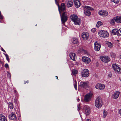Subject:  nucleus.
I'll return each instance as SVG.
<instances>
[{
	"label": "nucleus",
	"instance_id": "1",
	"mask_svg": "<svg viewBox=\"0 0 121 121\" xmlns=\"http://www.w3.org/2000/svg\"><path fill=\"white\" fill-rule=\"evenodd\" d=\"M65 7L64 3H62L61 4L60 7L59 6V9H58L59 12L61 16V18L62 24H64L66 22L67 19V16L66 13L65 12H64L61 15V11L63 12L65 11Z\"/></svg>",
	"mask_w": 121,
	"mask_h": 121
},
{
	"label": "nucleus",
	"instance_id": "2",
	"mask_svg": "<svg viewBox=\"0 0 121 121\" xmlns=\"http://www.w3.org/2000/svg\"><path fill=\"white\" fill-rule=\"evenodd\" d=\"M95 106L98 108H100L102 106L103 104L102 100L100 97L97 98L95 100Z\"/></svg>",
	"mask_w": 121,
	"mask_h": 121
},
{
	"label": "nucleus",
	"instance_id": "3",
	"mask_svg": "<svg viewBox=\"0 0 121 121\" xmlns=\"http://www.w3.org/2000/svg\"><path fill=\"white\" fill-rule=\"evenodd\" d=\"M70 17L71 19L74 22L75 24L78 25H80L79 19L77 15L74 14L71 15Z\"/></svg>",
	"mask_w": 121,
	"mask_h": 121
},
{
	"label": "nucleus",
	"instance_id": "4",
	"mask_svg": "<svg viewBox=\"0 0 121 121\" xmlns=\"http://www.w3.org/2000/svg\"><path fill=\"white\" fill-rule=\"evenodd\" d=\"M98 34L100 36L104 38L107 37L109 35L108 33V32L104 30L99 31L98 33Z\"/></svg>",
	"mask_w": 121,
	"mask_h": 121
},
{
	"label": "nucleus",
	"instance_id": "5",
	"mask_svg": "<svg viewBox=\"0 0 121 121\" xmlns=\"http://www.w3.org/2000/svg\"><path fill=\"white\" fill-rule=\"evenodd\" d=\"M112 67L115 71L118 74L121 73V68L116 64H113L112 65Z\"/></svg>",
	"mask_w": 121,
	"mask_h": 121
},
{
	"label": "nucleus",
	"instance_id": "6",
	"mask_svg": "<svg viewBox=\"0 0 121 121\" xmlns=\"http://www.w3.org/2000/svg\"><path fill=\"white\" fill-rule=\"evenodd\" d=\"M78 84L81 87L86 88L89 86L88 82H87L81 81L80 82H79Z\"/></svg>",
	"mask_w": 121,
	"mask_h": 121
},
{
	"label": "nucleus",
	"instance_id": "7",
	"mask_svg": "<svg viewBox=\"0 0 121 121\" xmlns=\"http://www.w3.org/2000/svg\"><path fill=\"white\" fill-rule=\"evenodd\" d=\"M84 112L86 116L89 115L91 112L90 108L88 106L85 105L84 107Z\"/></svg>",
	"mask_w": 121,
	"mask_h": 121
},
{
	"label": "nucleus",
	"instance_id": "8",
	"mask_svg": "<svg viewBox=\"0 0 121 121\" xmlns=\"http://www.w3.org/2000/svg\"><path fill=\"white\" fill-rule=\"evenodd\" d=\"M100 59L103 62H104L106 63L109 62L110 60L109 57L105 56H100Z\"/></svg>",
	"mask_w": 121,
	"mask_h": 121
},
{
	"label": "nucleus",
	"instance_id": "9",
	"mask_svg": "<svg viewBox=\"0 0 121 121\" xmlns=\"http://www.w3.org/2000/svg\"><path fill=\"white\" fill-rule=\"evenodd\" d=\"M82 76L83 77H88L89 75L88 70L87 69H84L82 72L81 73Z\"/></svg>",
	"mask_w": 121,
	"mask_h": 121
},
{
	"label": "nucleus",
	"instance_id": "10",
	"mask_svg": "<svg viewBox=\"0 0 121 121\" xmlns=\"http://www.w3.org/2000/svg\"><path fill=\"white\" fill-rule=\"evenodd\" d=\"M92 94L91 93H89L86 95L84 97L85 101L87 102L89 101L92 97Z\"/></svg>",
	"mask_w": 121,
	"mask_h": 121
},
{
	"label": "nucleus",
	"instance_id": "11",
	"mask_svg": "<svg viewBox=\"0 0 121 121\" xmlns=\"http://www.w3.org/2000/svg\"><path fill=\"white\" fill-rule=\"evenodd\" d=\"M94 48L95 51H98L100 50L101 45L99 43L95 42L94 43Z\"/></svg>",
	"mask_w": 121,
	"mask_h": 121
},
{
	"label": "nucleus",
	"instance_id": "12",
	"mask_svg": "<svg viewBox=\"0 0 121 121\" xmlns=\"http://www.w3.org/2000/svg\"><path fill=\"white\" fill-rule=\"evenodd\" d=\"M95 88L96 89L99 90H103L105 87L104 84L98 83L95 86Z\"/></svg>",
	"mask_w": 121,
	"mask_h": 121
},
{
	"label": "nucleus",
	"instance_id": "13",
	"mask_svg": "<svg viewBox=\"0 0 121 121\" xmlns=\"http://www.w3.org/2000/svg\"><path fill=\"white\" fill-rule=\"evenodd\" d=\"M82 61L85 63L88 64L91 61L90 59L85 56H83L82 59Z\"/></svg>",
	"mask_w": 121,
	"mask_h": 121
},
{
	"label": "nucleus",
	"instance_id": "14",
	"mask_svg": "<svg viewBox=\"0 0 121 121\" xmlns=\"http://www.w3.org/2000/svg\"><path fill=\"white\" fill-rule=\"evenodd\" d=\"M99 14L103 17H105L107 16L108 12L105 11L101 10L99 11L98 12Z\"/></svg>",
	"mask_w": 121,
	"mask_h": 121
},
{
	"label": "nucleus",
	"instance_id": "15",
	"mask_svg": "<svg viewBox=\"0 0 121 121\" xmlns=\"http://www.w3.org/2000/svg\"><path fill=\"white\" fill-rule=\"evenodd\" d=\"M89 34L87 32H85L82 33V38L84 40H86L89 37Z\"/></svg>",
	"mask_w": 121,
	"mask_h": 121
},
{
	"label": "nucleus",
	"instance_id": "16",
	"mask_svg": "<svg viewBox=\"0 0 121 121\" xmlns=\"http://www.w3.org/2000/svg\"><path fill=\"white\" fill-rule=\"evenodd\" d=\"M120 94V92L118 91L115 92L112 95V97L114 99L118 98Z\"/></svg>",
	"mask_w": 121,
	"mask_h": 121
},
{
	"label": "nucleus",
	"instance_id": "17",
	"mask_svg": "<svg viewBox=\"0 0 121 121\" xmlns=\"http://www.w3.org/2000/svg\"><path fill=\"white\" fill-rule=\"evenodd\" d=\"M114 19L117 23H121V17L117 16L114 17Z\"/></svg>",
	"mask_w": 121,
	"mask_h": 121
},
{
	"label": "nucleus",
	"instance_id": "18",
	"mask_svg": "<svg viewBox=\"0 0 121 121\" xmlns=\"http://www.w3.org/2000/svg\"><path fill=\"white\" fill-rule=\"evenodd\" d=\"M9 118L11 120L15 119L16 118V117L14 113L12 112L11 114H10L9 116Z\"/></svg>",
	"mask_w": 121,
	"mask_h": 121
},
{
	"label": "nucleus",
	"instance_id": "19",
	"mask_svg": "<svg viewBox=\"0 0 121 121\" xmlns=\"http://www.w3.org/2000/svg\"><path fill=\"white\" fill-rule=\"evenodd\" d=\"M74 3L75 7L76 8H78L80 6L81 3L79 0H74Z\"/></svg>",
	"mask_w": 121,
	"mask_h": 121
},
{
	"label": "nucleus",
	"instance_id": "20",
	"mask_svg": "<svg viewBox=\"0 0 121 121\" xmlns=\"http://www.w3.org/2000/svg\"><path fill=\"white\" fill-rule=\"evenodd\" d=\"M69 56L70 58L74 61H75V58H76V56L75 54L74 53H71L69 54Z\"/></svg>",
	"mask_w": 121,
	"mask_h": 121
},
{
	"label": "nucleus",
	"instance_id": "21",
	"mask_svg": "<svg viewBox=\"0 0 121 121\" xmlns=\"http://www.w3.org/2000/svg\"><path fill=\"white\" fill-rule=\"evenodd\" d=\"M65 4H67V6L68 7H71L73 4V2L71 1H66Z\"/></svg>",
	"mask_w": 121,
	"mask_h": 121
},
{
	"label": "nucleus",
	"instance_id": "22",
	"mask_svg": "<svg viewBox=\"0 0 121 121\" xmlns=\"http://www.w3.org/2000/svg\"><path fill=\"white\" fill-rule=\"evenodd\" d=\"M0 120L1 121H7V118L3 115H0Z\"/></svg>",
	"mask_w": 121,
	"mask_h": 121
},
{
	"label": "nucleus",
	"instance_id": "23",
	"mask_svg": "<svg viewBox=\"0 0 121 121\" xmlns=\"http://www.w3.org/2000/svg\"><path fill=\"white\" fill-rule=\"evenodd\" d=\"M85 14L87 16H89L91 15V13L90 10H84Z\"/></svg>",
	"mask_w": 121,
	"mask_h": 121
},
{
	"label": "nucleus",
	"instance_id": "24",
	"mask_svg": "<svg viewBox=\"0 0 121 121\" xmlns=\"http://www.w3.org/2000/svg\"><path fill=\"white\" fill-rule=\"evenodd\" d=\"M117 29H114L112 30L111 32V34L112 35H117Z\"/></svg>",
	"mask_w": 121,
	"mask_h": 121
},
{
	"label": "nucleus",
	"instance_id": "25",
	"mask_svg": "<svg viewBox=\"0 0 121 121\" xmlns=\"http://www.w3.org/2000/svg\"><path fill=\"white\" fill-rule=\"evenodd\" d=\"M85 9L84 10H91V11L93 10V9L90 7L85 6Z\"/></svg>",
	"mask_w": 121,
	"mask_h": 121
},
{
	"label": "nucleus",
	"instance_id": "26",
	"mask_svg": "<svg viewBox=\"0 0 121 121\" xmlns=\"http://www.w3.org/2000/svg\"><path fill=\"white\" fill-rule=\"evenodd\" d=\"M8 107L10 108L11 109H13L14 107L13 104L11 103H8Z\"/></svg>",
	"mask_w": 121,
	"mask_h": 121
},
{
	"label": "nucleus",
	"instance_id": "27",
	"mask_svg": "<svg viewBox=\"0 0 121 121\" xmlns=\"http://www.w3.org/2000/svg\"><path fill=\"white\" fill-rule=\"evenodd\" d=\"M73 43L74 44H77L78 43V40L75 38H73Z\"/></svg>",
	"mask_w": 121,
	"mask_h": 121
},
{
	"label": "nucleus",
	"instance_id": "28",
	"mask_svg": "<svg viewBox=\"0 0 121 121\" xmlns=\"http://www.w3.org/2000/svg\"><path fill=\"white\" fill-rule=\"evenodd\" d=\"M73 85H74V87L75 88V90H77V82L76 80H74V81Z\"/></svg>",
	"mask_w": 121,
	"mask_h": 121
},
{
	"label": "nucleus",
	"instance_id": "29",
	"mask_svg": "<svg viewBox=\"0 0 121 121\" xmlns=\"http://www.w3.org/2000/svg\"><path fill=\"white\" fill-rule=\"evenodd\" d=\"M117 35L118 36H119L121 35V29H120L119 30L117 29Z\"/></svg>",
	"mask_w": 121,
	"mask_h": 121
},
{
	"label": "nucleus",
	"instance_id": "30",
	"mask_svg": "<svg viewBox=\"0 0 121 121\" xmlns=\"http://www.w3.org/2000/svg\"><path fill=\"white\" fill-rule=\"evenodd\" d=\"M103 23L102 22L100 21L98 22H97L96 26L98 28L99 27L101 26V25Z\"/></svg>",
	"mask_w": 121,
	"mask_h": 121
},
{
	"label": "nucleus",
	"instance_id": "31",
	"mask_svg": "<svg viewBox=\"0 0 121 121\" xmlns=\"http://www.w3.org/2000/svg\"><path fill=\"white\" fill-rule=\"evenodd\" d=\"M115 20L114 19L113 17V19H112L111 20L110 23L112 25H114L115 23Z\"/></svg>",
	"mask_w": 121,
	"mask_h": 121
},
{
	"label": "nucleus",
	"instance_id": "32",
	"mask_svg": "<svg viewBox=\"0 0 121 121\" xmlns=\"http://www.w3.org/2000/svg\"><path fill=\"white\" fill-rule=\"evenodd\" d=\"M107 112L105 110H104V112H103V117L104 118H105L107 115Z\"/></svg>",
	"mask_w": 121,
	"mask_h": 121
},
{
	"label": "nucleus",
	"instance_id": "33",
	"mask_svg": "<svg viewBox=\"0 0 121 121\" xmlns=\"http://www.w3.org/2000/svg\"><path fill=\"white\" fill-rule=\"evenodd\" d=\"M107 44V46L110 48L112 46V44L110 42H108Z\"/></svg>",
	"mask_w": 121,
	"mask_h": 121
},
{
	"label": "nucleus",
	"instance_id": "34",
	"mask_svg": "<svg viewBox=\"0 0 121 121\" xmlns=\"http://www.w3.org/2000/svg\"><path fill=\"white\" fill-rule=\"evenodd\" d=\"M78 73V71L76 70H74L72 71V74L75 75L76 74Z\"/></svg>",
	"mask_w": 121,
	"mask_h": 121
},
{
	"label": "nucleus",
	"instance_id": "35",
	"mask_svg": "<svg viewBox=\"0 0 121 121\" xmlns=\"http://www.w3.org/2000/svg\"><path fill=\"white\" fill-rule=\"evenodd\" d=\"M84 50L83 48H80L79 50L78 51V53H79L81 52H82Z\"/></svg>",
	"mask_w": 121,
	"mask_h": 121
},
{
	"label": "nucleus",
	"instance_id": "36",
	"mask_svg": "<svg viewBox=\"0 0 121 121\" xmlns=\"http://www.w3.org/2000/svg\"><path fill=\"white\" fill-rule=\"evenodd\" d=\"M110 55L112 57L114 58H115V53L113 52H112L110 53Z\"/></svg>",
	"mask_w": 121,
	"mask_h": 121
},
{
	"label": "nucleus",
	"instance_id": "37",
	"mask_svg": "<svg viewBox=\"0 0 121 121\" xmlns=\"http://www.w3.org/2000/svg\"><path fill=\"white\" fill-rule=\"evenodd\" d=\"M112 1L115 3H118L119 1V0H112Z\"/></svg>",
	"mask_w": 121,
	"mask_h": 121
},
{
	"label": "nucleus",
	"instance_id": "38",
	"mask_svg": "<svg viewBox=\"0 0 121 121\" xmlns=\"http://www.w3.org/2000/svg\"><path fill=\"white\" fill-rule=\"evenodd\" d=\"M56 4L58 6V9H59V4L57 0H55Z\"/></svg>",
	"mask_w": 121,
	"mask_h": 121
},
{
	"label": "nucleus",
	"instance_id": "39",
	"mask_svg": "<svg viewBox=\"0 0 121 121\" xmlns=\"http://www.w3.org/2000/svg\"><path fill=\"white\" fill-rule=\"evenodd\" d=\"M4 67L6 69L9 68V65L7 63H6L5 64Z\"/></svg>",
	"mask_w": 121,
	"mask_h": 121
},
{
	"label": "nucleus",
	"instance_id": "40",
	"mask_svg": "<svg viewBox=\"0 0 121 121\" xmlns=\"http://www.w3.org/2000/svg\"><path fill=\"white\" fill-rule=\"evenodd\" d=\"M7 76L9 78H10L11 77V75L10 73L7 72Z\"/></svg>",
	"mask_w": 121,
	"mask_h": 121
},
{
	"label": "nucleus",
	"instance_id": "41",
	"mask_svg": "<svg viewBox=\"0 0 121 121\" xmlns=\"http://www.w3.org/2000/svg\"><path fill=\"white\" fill-rule=\"evenodd\" d=\"M3 18V16L1 15V13L0 11V19H2Z\"/></svg>",
	"mask_w": 121,
	"mask_h": 121
},
{
	"label": "nucleus",
	"instance_id": "42",
	"mask_svg": "<svg viewBox=\"0 0 121 121\" xmlns=\"http://www.w3.org/2000/svg\"><path fill=\"white\" fill-rule=\"evenodd\" d=\"M96 30V29L95 28H93L91 30V31L92 32H93V33L95 32V31Z\"/></svg>",
	"mask_w": 121,
	"mask_h": 121
},
{
	"label": "nucleus",
	"instance_id": "43",
	"mask_svg": "<svg viewBox=\"0 0 121 121\" xmlns=\"http://www.w3.org/2000/svg\"><path fill=\"white\" fill-rule=\"evenodd\" d=\"M4 54L5 55V56L6 57V59L9 58V56L7 54Z\"/></svg>",
	"mask_w": 121,
	"mask_h": 121
},
{
	"label": "nucleus",
	"instance_id": "44",
	"mask_svg": "<svg viewBox=\"0 0 121 121\" xmlns=\"http://www.w3.org/2000/svg\"><path fill=\"white\" fill-rule=\"evenodd\" d=\"M80 104H79L78 105V111H79V110H80Z\"/></svg>",
	"mask_w": 121,
	"mask_h": 121
},
{
	"label": "nucleus",
	"instance_id": "45",
	"mask_svg": "<svg viewBox=\"0 0 121 121\" xmlns=\"http://www.w3.org/2000/svg\"><path fill=\"white\" fill-rule=\"evenodd\" d=\"M1 50L2 51H3V52H5V53H6V52H5V51L4 50V49H3V48H1Z\"/></svg>",
	"mask_w": 121,
	"mask_h": 121
},
{
	"label": "nucleus",
	"instance_id": "46",
	"mask_svg": "<svg viewBox=\"0 0 121 121\" xmlns=\"http://www.w3.org/2000/svg\"><path fill=\"white\" fill-rule=\"evenodd\" d=\"M118 113L120 114V116H121V109L119 110Z\"/></svg>",
	"mask_w": 121,
	"mask_h": 121
},
{
	"label": "nucleus",
	"instance_id": "47",
	"mask_svg": "<svg viewBox=\"0 0 121 121\" xmlns=\"http://www.w3.org/2000/svg\"><path fill=\"white\" fill-rule=\"evenodd\" d=\"M28 81L27 80L26 81H25L24 83V84H26V83H28Z\"/></svg>",
	"mask_w": 121,
	"mask_h": 121
},
{
	"label": "nucleus",
	"instance_id": "48",
	"mask_svg": "<svg viewBox=\"0 0 121 121\" xmlns=\"http://www.w3.org/2000/svg\"><path fill=\"white\" fill-rule=\"evenodd\" d=\"M9 62V58L6 59Z\"/></svg>",
	"mask_w": 121,
	"mask_h": 121
},
{
	"label": "nucleus",
	"instance_id": "49",
	"mask_svg": "<svg viewBox=\"0 0 121 121\" xmlns=\"http://www.w3.org/2000/svg\"><path fill=\"white\" fill-rule=\"evenodd\" d=\"M9 62V58L6 59Z\"/></svg>",
	"mask_w": 121,
	"mask_h": 121
},
{
	"label": "nucleus",
	"instance_id": "50",
	"mask_svg": "<svg viewBox=\"0 0 121 121\" xmlns=\"http://www.w3.org/2000/svg\"><path fill=\"white\" fill-rule=\"evenodd\" d=\"M86 121H91V120L89 119L86 120Z\"/></svg>",
	"mask_w": 121,
	"mask_h": 121
},
{
	"label": "nucleus",
	"instance_id": "51",
	"mask_svg": "<svg viewBox=\"0 0 121 121\" xmlns=\"http://www.w3.org/2000/svg\"><path fill=\"white\" fill-rule=\"evenodd\" d=\"M79 98H78V99H77V100L78 101H79Z\"/></svg>",
	"mask_w": 121,
	"mask_h": 121
},
{
	"label": "nucleus",
	"instance_id": "52",
	"mask_svg": "<svg viewBox=\"0 0 121 121\" xmlns=\"http://www.w3.org/2000/svg\"><path fill=\"white\" fill-rule=\"evenodd\" d=\"M56 78H57V79H58V77H57V76H56Z\"/></svg>",
	"mask_w": 121,
	"mask_h": 121
},
{
	"label": "nucleus",
	"instance_id": "53",
	"mask_svg": "<svg viewBox=\"0 0 121 121\" xmlns=\"http://www.w3.org/2000/svg\"><path fill=\"white\" fill-rule=\"evenodd\" d=\"M120 80L121 81V78H120Z\"/></svg>",
	"mask_w": 121,
	"mask_h": 121
},
{
	"label": "nucleus",
	"instance_id": "54",
	"mask_svg": "<svg viewBox=\"0 0 121 121\" xmlns=\"http://www.w3.org/2000/svg\"><path fill=\"white\" fill-rule=\"evenodd\" d=\"M120 57L121 59V55H120Z\"/></svg>",
	"mask_w": 121,
	"mask_h": 121
},
{
	"label": "nucleus",
	"instance_id": "55",
	"mask_svg": "<svg viewBox=\"0 0 121 121\" xmlns=\"http://www.w3.org/2000/svg\"><path fill=\"white\" fill-rule=\"evenodd\" d=\"M0 62H1V61L0 60Z\"/></svg>",
	"mask_w": 121,
	"mask_h": 121
}]
</instances>
